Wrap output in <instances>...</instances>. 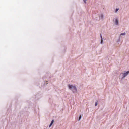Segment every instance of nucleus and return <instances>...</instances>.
Returning a JSON list of instances; mask_svg holds the SVG:
<instances>
[{"instance_id":"nucleus-1","label":"nucleus","mask_w":129,"mask_h":129,"mask_svg":"<svg viewBox=\"0 0 129 129\" xmlns=\"http://www.w3.org/2000/svg\"><path fill=\"white\" fill-rule=\"evenodd\" d=\"M68 87L69 89L72 90L73 93H75L77 92V89L75 86L69 85H68Z\"/></svg>"},{"instance_id":"nucleus-2","label":"nucleus","mask_w":129,"mask_h":129,"mask_svg":"<svg viewBox=\"0 0 129 129\" xmlns=\"http://www.w3.org/2000/svg\"><path fill=\"white\" fill-rule=\"evenodd\" d=\"M129 74V71H127L126 72L124 73H122L120 74V75H122V79L124 78L126 76Z\"/></svg>"},{"instance_id":"nucleus-3","label":"nucleus","mask_w":129,"mask_h":129,"mask_svg":"<svg viewBox=\"0 0 129 129\" xmlns=\"http://www.w3.org/2000/svg\"><path fill=\"white\" fill-rule=\"evenodd\" d=\"M100 37L101 38V42H100V43L101 44H102L103 43V40L102 36L101 34H100Z\"/></svg>"},{"instance_id":"nucleus-4","label":"nucleus","mask_w":129,"mask_h":129,"mask_svg":"<svg viewBox=\"0 0 129 129\" xmlns=\"http://www.w3.org/2000/svg\"><path fill=\"white\" fill-rule=\"evenodd\" d=\"M54 122V120L53 119L52 120L49 126V127H50L51 126V125H52L53 123Z\"/></svg>"},{"instance_id":"nucleus-5","label":"nucleus","mask_w":129,"mask_h":129,"mask_svg":"<svg viewBox=\"0 0 129 129\" xmlns=\"http://www.w3.org/2000/svg\"><path fill=\"white\" fill-rule=\"evenodd\" d=\"M118 20L117 19H116L115 20V24L116 25H117L118 24Z\"/></svg>"},{"instance_id":"nucleus-6","label":"nucleus","mask_w":129,"mask_h":129,"mask_svg":"<svg viewBox=\"0 0 129 129\" xmlns=\"http://www.w3.org/2000/svg\"><path fill=\"white\" fill-rule=\"evenodd\" d=\"M125 35V33H122L120 35V36L119 37V38H120V36L121 35Z\"/></svg>"},{"instance_id":"nucleus-7","label":"nucleus","mask_w":129,"mask_h":129,"mask_svg":"<svg viewBox=\"0 0 129 129\" xmlns=\"http://www.w3.org/2000/svg\"><path fill=\"white\" fill-rule=\"evenodd\" d=\"M98 102V100H96V101L95 102V106H96L97 105V103Z\"/></svg>"},{"instance_id":"nucleus-8","label":"nucleus","mask_w":129,"mask_h":129,"mask_svg":"<svg viewBox=\"0 0 129 129\" xmlns=\"http://www.w3.org/2000/svg\"><path fill=\"white\" fill-rule=\"evenodd\" d=\"M81 117H82L81 116V115H80V116L79 117V119H78V120L79 121L80 120V119H81Z\"/></svg>"},{"instance_id":"nucleus-9","label":"nucleus","mask_w":129,"mask_h":129,"mask_svg":"<svg viewBox=\"0 0 129 129\" xmlns=\"http://www.w3.org/2000/svg\"><path fill=\"white\" fill-rule=\"evenodd\" d=\"M118 10H119L118 9H117V8L116 9V12L117 11H118Z\"/></svg>"},{"instance_id":"nucleus-10","label":"nucleus","mask_w":129,"mask_h":129,"mask_svg":"<svg viewBox=\"0 0 129 129\" xmlns=\"http://www.w3.org/2000/svg\"><path fill=\"white\" fill-rule=\"evenodd\" d=\"M101 18H102L103 17V15L101 14Z\"/></svg>"},{"instance_id":"nucleus-11","label":"nucleus","mask_w":129,"mask_h":129,"mask_svg":"<svg viewBox=\"0 0 129 129\" xmlns=\"http://www.w3.org/2000/svg\"><path fill=\"white\" fill-rule=\"evenodd\" d=\"M83 1H84L85 3H86V2L87 1V0H83Z\"/></svg>"}]
</instances>
